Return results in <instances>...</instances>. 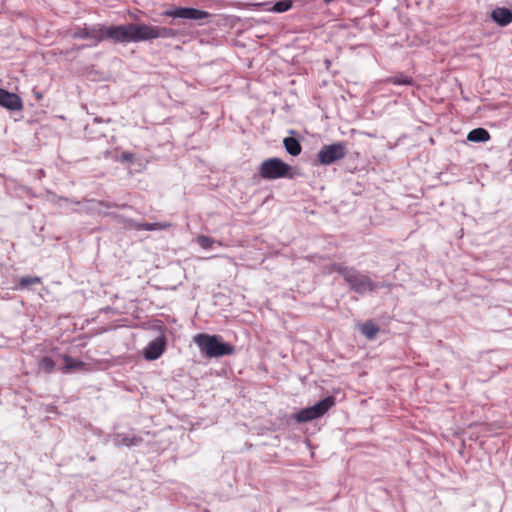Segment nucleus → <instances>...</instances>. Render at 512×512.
<instances>
[{"label":"nucleus","instance_id":"1","mask_svg":"<svg viewBox=\"0 0 512 512\" xmlns=\"http://www.w3.org/2000/svg\"><path fill=\"white\" fill-rule=\"evenodd\" d=\"M332 272L338 273L352 292L359 295L376 292L378 289L390 287V283L376 282L366 273L352 266H346L342 263H333L330 266Z\"/></svg>","mask_w":512,"mask_h":512},{"label":"nucleus","instance_id":"2","mask_svg":"<svg viewBox=\"0 0 512 512\" xmlns=\"http://www.w3.org/2000/svg\"><path fill=\"white\" fill-rule=\"evenodd\" d=\"M194 342L200 352L207 358H219L234 353L235 348L228 342H225L220 335H209L205 333L197 334Z\"/></svg>","mask_w":512,"mask_h":512},{"label":"nucleus","instance_id":"3","mask_svg":"<svg viewBox=\"0 0 512 512\" xmlns=\"http://www.w3.org/2000/svg\"><path fill=\"white\" fill-rule=\"evenodd\" d=\"M258 172L261 178L265 180L293 179L296 176L295 169L277 157L264 160L260 164Z\"/></svg>","mask_w":512,"mask_h":512},{"label":"nucleus","instance_id":"4","mask_svg":"<svg viewBox=\"0 0 512 512\" xmlns=\"http://www.w3.org/2000/svg\"><path fill=\"white\" fill-rule=\"evenodd\" d=\"M104 40L111 39L115 43L142 41V24L120 26H103Z\"/></svg>","mask_w":512,"mask_h":512},{"label":"nucleus","instance_id":"5","mask_svg":"<svg viewBox=\"0 0 512 512\" xmlns=\"http://www.w3.org/2000/svg\"><path fill=\"white\" fill-rule=\"evenodd\" d=\"M336 404L334 396H327L312 406L302 408L292 415L297 423H307L322 417L330 408Z\"/></svg>","mask_w":512,"mask_h":512},{"label":"nucleus","instance_id":"6","mask_svg":"<svg viewBox=\"0 0 512 512\" xmlns=\"http://www.w3.org/2000/svg\"><path fill=\"white\" fill-rule=\"evenodd\" d=\"M348 154V146L344 141L323 145L317 152V162L322 166H330L344 159Z\"/></svg>","mask_w":512,"mask_h":512},{"label":"nucleus","instance_id":"7","mask_svg":"<svg viewBox=\"0 0 512 512\" xmlns=\"http://www.w3.org/2000/svg\"><path fill=\"white\" fill-rule=\"evenodd\" d=\"M166 17L182 18L188 20H202L209 17V13L203 10L190 7H177L163 12Z\"/></svg>","mask_w":512,"mask_h":512},{"label":"nucleus","instance_id":"8","mask_svg":"<svg viewBox=\"0 0 512 512\" xmlns=\"http://www.w3.org/2000/svg\"><path fill=\"white\" fill-rule=\"evenodd\" d=\"M167 347V338L162 332L160 336L148 343L143 350V356L148 361L157 360L162 356Z\"/></svg>","mask_w":512,"mask_h":512},{"label":"nucleus","instance_id":"9","mask_svg":"<svg viewBox=\"0 0 512 512\" xmlns=\"http://www.w3.org/2000/svg\"><path fill=\"white\" fill-rule=\"evenodd\" d=\"M177 36L178 32L175 29L142 24V41L157 38H175Z\"/></svg>","mask_w":512,"mask_h":512},{"label":"nucleus","instance_id":"10","mask_svg":"<svg viewBox=\"0 0 512 512\" xmlns=\"http://www.w3.org/2000/svg\"><path fill=\"white\" fill-rule=\"evenodd\" d=\"M72 37L76 39H93L96 45L104 40L103 26L80 28L73 32Z\"/></svg>","mask_w":512,"mask_h":512},{"label":"nucleus","instance_id":"11","mask_svg":"<svg viewBox=\"0 0 512 512\" xmlns=\"http://www.w3.org/2000/svg\"><path fill=\"white\" fill-rule=\"evenodd\" d=\"M0 106L12 111L20 110L23 107L21 98L3 88H0Z\"/></svg>","mask_w":512,"mask_h":512},{"label":"nucleus","instance_id":"12","mask_svg":"<svg viewBox=\"0 0 512 512\" xmlns=\"http://www.w3.org/2000/svg\"><path fill=\"white\" fill-rule=\"evenodd\" d=\"M491 18L500 26H507L512 22V11L505 7H498L491 13Z\"/></svg>","mask_w":512,"mask_h":512},{"label":"nucleus","instance_id":"13","mask_svg":"<svg viewBox=\"0 0 512 512\" xmlns=\"http://www.w3.org/2000/svg\"><path fill=\"white\" fill-rule=\"evenodd\" d=\"M143 439L139 436H128L123 435L120 433H117L113 437V443L116 447H132V446H139L142 443Z\"/></svg>","mask_w":512,"mask_h":512},{"label":"nucleus","instance_id":"14","mask_svg":"<svg viewBox=\"0 0 512 512\" xmlns=\"http://www.w3.org/2000/svg\"><path fill=\"white\" fill-rule=\"evenodd\" d=\"M283 145L287 153H289L291 156H298L302 151L301 144L295 137L284 138Z\"/></svg>","mask_w":512,"mask_h":512},{"label":"nucleus","instance_id":"15","mask_svg":"<svg viewBox=\"0 0 512 512\" xmlns=\"http://www.w3.org/2000/svg\"><path fill=\"white\" fill-rule=\"evenodd\" d=\"M379 330V327L371 320L366 321L360 325L361 333L369 340L374 339Z\"/></svg>","mask_w":512,"mask_h":512},{"label":"nucleus","instance_id":"16","mask_svg":"<svg viewBox=\"0 0 512 512\" xmlns=\"http://www.w3.org/2000/svg\"><path fill=\"white\" fill-rule=\"evenodd\" d=\"M171 224L169 223H135L134 227L138 230H146V231H157V230H164L167 227H170Z\"/></svg>","mask_w":512,"mask_h":512},{"label":"nucleus","instance_id":"17","mask_svg":"<svg viewBox=\"0 0 512 512\" xmlns=\"http://www.w3.org/2000/svg\"><path fill=\"white\" fill-rule=\"evenodd\" d=\"M490 139L488 130H470L467 140L471 142H486Z\"/></svg>","mask_w":512,"mask_h":512},{"label":"nucleus","instance_id":"18","mask_svg":"<svg viewBox=\"0 0 512 512\" xmlns=\"http://www.w3.org/2000/svg\"><path fill=\"white\" fill-rule=\"evenodd\" d=\"M65 366L63 367V371L67 372L73 369L82 368L84 363L79 359H74L68 355L64 356Z\"/></svg>","mask_w":512,"mask_h":512},{"label":"nucleus","instance_id":"19","mask_svg":"<svg viewBox=\"0 0 512 512\" xmlns=\"http://www.w3.org/2000/svg\"><path fill=\"white\" fill-rule=\"evenodd\" d=\"M292 1L291 0H280L276 2L272 8L269 9V11L275 12V13H283L292 8Z\"/></svg>","mask_w":512,"mask_h":512},{"label":"nucleus","instance_id":"20","mask_svg":"<svg viewBox=\"0 0 512 512\" xmlns=\"http://www.w3.org/2000/svg\"><path fill=\"white\" fill-rule=\"evenodd\" d=\"M387 81L389 83H392L395 85H412L413 84V79L404 74H398V75L389 77L387 79Z\"/></svg>","mask_w":512,"mask_h":512},{"label":"nucleus","instance_id":"21","mask_svg":"<svg viewBox=\"0 0 512 512\" xmlns=\"http://www.w3.org/2000/svg\"><path fill=\"white\" fill-rule=\"evenodd\" d=\"M39 366L42 370H44L46 373H51L56 364L54 362V360L49 357V356H44L41 360H40V363H39Z\"/></svg>","mask_w":512,"mask_h":512},{"label":"nucleus","instance_id":"22","mask_svg":"<svg viewBox=\"0 0 512 512\" xmlns=\"http://www.w3.org/2000/svg\"><path fill=\"white\" fill-rule=\"evenodd\" d=\"M197 242L203 249H210L216 243V240L209 236L200 235L197 238Z\"/></svg>","mask_w":512,"mask_h":512},{"label":"nucleus","instance_id":"23","mask_svg":"<svg viewBox=\"0 0 512 512\" xmlns=\"http://www.w3.org/2000/svg\"><path fill=\"white\" fill-rule=\"evenodd\" d=\"M40 282V278L36 276H24L20 279L19 284L21 287H29L30 285Z\"/></svg>","mask_w":512,"mask_h":512},{"label":"nucleus","instance_id":"24","mask_svg":"<svg viewBox=\"0 0 512 512\" xmlns=\"http://www.w3.org/2000/svg\"><path fill=\"white\" fill-rule=\"evenodd\" d=\"M135 158V155L131 152H122L119 156V161L121 162H132Z\"/></svg>","mask_w":512,"mask_h":512},{"label":"nucleus","instance_id":"25","mask_svg":"<svg viewBox=\"0 0 512 512\" xmlns=\"http://www.w3.org/2000/svg\"><path fill=\"white\" fill-rule=\"evenodd\" d=\"M59 200L60 201H65V202H69V203H72V204H76V205H78L80 203L78 200L69 199V198H65V197H60Z\"/></svg>","mask_w":512,"mask_h":512},{"label":"nucleus","instance_id":"26","mask_svg":"<svg viewBox=\"0 0 512 512\" xmlns=\"http://www.w3.org/2000/svg\"><path fill=\"white\" fill-rule=\"evenodd\" d=\"M100 204H101L102 206L106 207V208H111V207H114V206H115V205H113V204H110V203H108V202H104V201L100 202Z\"/></svg>","mask_w":512,"mask_h":512},{"label":"nucleus","instance_id":"27","mask_svg":"<svg viewBox=\"0 0 512 512\" xmlns=\"http://www.w3.org/2000/svg\"><path fill=\"white\" fill-rule=\"evenodd\" d=\"M366 135L369 136V137H372V138L376 137L375 133H366Z\"/></svg>","mask_w":512,"mask_h":512},{"label":"nucleus","instance_id":"28","mask_svg":"<svg viewBox=\"0 0 512 512\" xmlns=\"http://www.w3.org/2000/svg\"><path fill=\"white\" fill-rule=\"evenodd\" d=\"M89 460H90V461H94V460H95V457H94V456H92V457H90V458H89Z\"/></svg>","mask_w":512,"mask_h":512}]
</instances>
